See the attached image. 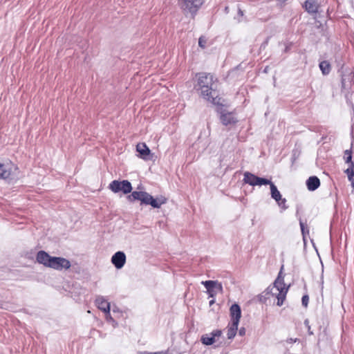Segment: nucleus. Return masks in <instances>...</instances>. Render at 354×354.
Here are the masks:
<instances>
[{"instance_id": "nucleus-1", "label": "nucleus", "mask_w": 354, "mask_h": 354, "mask_svg": "<svg viewBox=\"0 0 354 354\" xmlns=\"http://www.w3.org/2000/svg\"><path fill=\"white\" fill-rule=\"evenodd\" d=\"M218 78L212 73L201 72L196 74L194 88L199 92L200 95L214 104H218L216 93Z\"/></svg>"}, {"instance_id": "nucleus-2", "label": "nucleus", "mask_w": 354, "mask_h": 354, "mask_svg": "<svg viewBox=\"0 0 354 354\" xmlns=\"http://www.w3.org/2000/svg\"><path fill=\"white\" fill-rule=\"evenodd\" d=\"M283 268V266L281 267L272 286H270L265 291L266 298L270 299V297H276L277 299V305L279 306L283 305L288 291V287H286L283 277L281 275Z\"/></svg>"}, {"instance_id": "nucleus-3", "label": "nucleus", "mask_w": 354, "mask_h": 354, "mask_svg": "<svg viewBox=\"0 0 354 354\" xmlns=\"http://www.w3.org/2000/svg\"><path fill=\"white\" fill-rule=\"evenodd\" d=\"M131 201L136 200L140 201L142 203L145 205H151L153 207L159 208L160 206L167 202V198L165 196H160L157 198H153L152 196L145 192H133L131 194L128 196Z\"/></svg>"}, {"instance_id": "nucleus-4", "label": "nucleus", "mask_w": 354, "mask_h": 354, "mask_svg": "<svg viewBox=\"0 0 354 354\" xmlns=\"http://www.w3.org/2000/svg\"><path fill=\"white\" fill-rule=\"evenodd\" d=\"M230 315L231 322L227 326V336L228 339H232L236 334L239 323L241 317L240 306L236 304H232L230 308Z\"/></svg>"}, {"instance_id": "nucleus-5", "label": "nucleus", "mask_w": 354, "mask_h": 354, "mask_svg": "<svg viewBox=\"0 0 354 354\" xmlns=\"http://www.w3.org/2000/svg\"><path fill=\"white\" fill-rule=\"evenodd\" d=\"M343 158L348 165V167L344 170L348 179L351 183V187L354 189V162L352 160L353 152L351 149H346L344 152Z\"/></svg>"}, {"instance_id": "nucleus-6", "label": "nucleus", "mask_w": 354, "mask_h": 354, "mask_svg": "<svg viewBox=\"0 0 354 354\" xmlns=\"http://www.w3.org/2000/svg\"><path fill=\"white\" fill-rule=\"evenodd\" d=\"M18 169L17 165L10 160L0 163V179L12 178Z\"/></svg>"}, {"instance_id": "nucleus-7", "label": "nucleus", "mask_w": 354, "mask_h": 354, "mask_svg": "<svg viewBox=\"0 0 354 354\" xmlns=\"http://www.w3.org/2000/svg\"><path fill=\"white\" fill-rule=\"evenodd\" d=\"M204 0H178L180 8L185 12L196 13L203 5Z\"/></svg>"}, {"instance_id": "nucleus-8", "label": "nucleus", "mask_w": 354, "mask_h": 354, "mask_svg": "<svg viewBox=\"0 0 354 354\" xmlns=\"http://www.w3.org/2000/svg\"><path fill=\"white\" fill-rule=\"evenodd\" d=\"M109 189L114 193L122 192L124 194H127L131 192L132 186L131 183L127 180L122 181L115 180L109 184Z\"/></svg>"}, {"instance_id": "nucleus-9", "label": "nucleus", "mask_w": 354, "mask_h": 354, "mask_svg": "<svg viewBox=\"0 0 354 354\" xmlns=\"http://www.w3.org/2000/svg\"><path fill=\"white\" fill-rule=\"evenodd\" d=\"M243 180L245 183L252 186L263 185H266L268 183H270V180L266 178L258 177L250 172H245L244 174Z\"/></svg>"}, {"instance_id": "nucleus-10", "label": "nucleus", "mask_w": 354, "mask_h": 354, "mask_svg": "<svg viewBox=\"0 0 354 354\" xmlns=\"http://www.w3.org/2000/svg\"><path fill=\"white\" fill-rule=\"evenodd\" d=\"M202 283L206 288L207 292L211 297H214L218 292H221L223 291L222 285L218 281H203Z\"/></svg>"}, {"instance_id": "nucleus-11", "label": "nucleus", "mask_w": 354, "mask_h": 354, "mask_svg": "<svg viewBox=\"0 0 354 354\" xmlns=\"http://www.w3.org/2000/svg\"><path fill=\"white\" fill-rule=\"evenodd\" d=\"M71 262L63 257H53L49 268L55 270H61L62 269H68L71 267Z\"/></svg>"}, {"instance_id": "nucleus-12", "label": "nucleus", "mask_w": 354, "mask_h": 354, "mask_svg": "<svg viewBox=\"0 0 354 354\" xmlns=\"http://www.w3.org/2000/svg\"><path fill=\"white\" fill-rule=\"evenodd\" d=\"M221 335L222 331L221 330L216 329L213 330L209 334L203 335L201 337V341L204 345H212L216 342V339L219 338Z\"/></svg>"}, {"instance_id": "nucleus-13", "label": "nucleus", "mask_w": 354, "mask_h": 354, "mask_svg": "<svg viewBox=\"0 0 354 354\" xmlns=\"http://www.w3.org/2000/svg\"><path fill=\"white\" fill-rule=\"evenodd\" d=\"M111 262L118 269L122 268L126 262V255L123 252H117L111 258Z\"/></svg>"}, {"instance_id": "nucleus-14", "label": "nucleus", "mask_w": 354, "mask_h": 354, "mask_svg": "<svg viewBox=\"0 0 354 354\" xmlns=\"http://www.w3.org/2000/svg\"><path fill=\"white\" fill-rule=\"evenodd\" d=\"M136 151L139 153V157L145 160H149L151 150L145 142H140L136 145Z\"/></svg>"}, {"instance_id": "nucleus-15", "label": "nucleus", "mask_w": 354, "mask_h": 354, "mask_svg": "<svg viewBox=\"0 0 354 354\" xmlns=\"http://www.w3.org/2000/svg\"><path fill=\"white\" fill-rule=\"evenodd\" d=\"M270 186V192L272 198H274L279 205L285 204L286 199L282 198L281 195L279 191L277 189V187L270 181V183H268Z\"/></svg>"}, {"instance_id": "nucleus-16", "label": "nucleus", "mask_w": 354, "mask_h": 354, "mask_svg": "<svg viewBox=\"0 0 354 354\" xmlns=\"http://www.w3.org/2000/svg\"><path fill=\"white\" fill-rule=\"evenodd\" d=\"M52 258L53 257H50L47 252L42 250L38 252L36 257L38 263L43 264L44 266L48 268Z\"/></svg>"}, {"instance_id": "nucleus-17", "label": "nucleus", "mask_w": 354, "mask_h": 354, "mask_svg": "<svg viewBox=\"0 0 354 354\" xmlns=\"http://www.w3.org/2000/svg\"><path fill=\"white\" fill-rule=\"evenodd\" d=\"M304 8L310 14H316L318 12L319 5L315 0H306L304 2Z\"/></svg>"}, {"instance_id": "nucleus-18", "label": "nucleus", "mask_w": 354, "mask_h": 354, "mask_svg": "<svg viewBox=\"0 0 354 354\" xmlns=\"http://www.w3.org/2000/svg\"><path fill=\"white\" fill-rule=\"evenodd\" d=\"M95 304L97 308L102 311L109 313L110 304L102 297H99L95 299Z\"/></svg>"}, {"instance_id": "nucleus-19", "label": "nucleus", "mask_w": 354, "mask_h": 354, "mask_svg": "<svg viewBox=\"0 0 354 354\" xmlns=\"http://www.w3.org/2000/svg\"><path fill=\"white\" fill-rule=\"evenodd\" d=\"M306 186L308 190L315 191L320 186V180L315 176H310L306 180Z\"/></svg>"}, {"instance_id": "nucleus-20", "label": "nucleus", "mask_w": 354, "mask_h": 354, "mask_svg": "<svg viewBox=\"0 0 354 354\" xmlns=\"http://www.w3.org/2000/svg\"><path fill=\"white\" fill-rule=\"evenodd\" d=\"M221 122L225 126L233 124L236 122V120L232 113H223L221 115Z\"/></svg>"}, {"instance_id": "nucleus-21", "label": "nucleus", "mask_w": 354, "mask_h": 354, "mask_svg": "<svg viewBox=\"0 0 354 354\" xmlns=\"http://www.w3.org/2000/svg\"><path fill=\"white\" fill-rule=\"evenodd\" d=\"M319 68L324 75H328L331 70L330 64L327 61L321 62L319 63Z\"/></svg>"}, {"instance_id": "nucleus-22", "label": "nucleus", "mask_w": 354, "mask_h": 354, "mask_svg": "<svg viewBox=\"0 0 354 354\" xmlns=\"http://www.w3.org/2000/svg\"><path fill=\"white\" fill-rule=\"evenodd\" d=\"M207 39L205 37L201 36L198 39V46L201 48H205L206 47Z\"/></svg>"}, {"instance_id": "nucleus-23", "label": "nucleus", "mask_w": 354, "mask_h": 354, "mask_svg": "<svg viewBox=\"0 0 354 354\" xmlns=\"http://www.w3.org/2000/svg\"><path fill=\"white\" fill-rule=\"evenodd\" d=\"M309 301V297L307 295H304L301 299L302 304L304 306L307 307Z\"/></svg>"}, {"instance_id": "nucleus-24", "label": "nucleus", "mask_w": 354, "mask_h": 354, "mask_svg": "<svg viewBox=\"0 0 354 354\" xmlns=\"http://www.w3.org/2000/svg\"><path fill=\"white\" fill-rule=\"evenodd\" d=\"M300 227H301V232L304 235L306 233V231L307 233H308V230L307 227L305 226L304 223L301 221H300Z\"/></svg>"}, {"instance_id": "nucleus-25", "label": "nucleus", "mask_w": 354, "mask_h": 354, "mask_svg": "<svg viewBox=\"0 0 354 354\" xmlns=\"http://www.w3.org/2000/svg\"><path fill=\"white\" fill-rule=\"evenodd\" d=\"M245 333V328H242L239 330V335H244Z\"/></svg>"}, {"instance_id": "nucleus-26", "label": "nucleus", "mask_w": 354, "mask_h": 354, "mask_svg": "<svg viewBox=\"0 0 354 354\" xmlns=\"http://www.w3.org/2000/svg\"><path fill=\"white\" fill-rule=\"evenodd\" d=\"M238 14L239 16L241 17H243V11L241 9V8H239V10H238Z\"/></svg>"}, {"instance_id": "nucleus-27", "label": "nucleus", "mask_w": 354, "mask_h": 354, "mask_svg": "<svg viewBox=\"0 0 354 354\" xmlns=\"http://www.w3.org/2000/svg\"><path fill=\"white\" fill-rule=\"evenodd\" d=\"M209 303H210V304H213L214 303V300L211 301Z\"/></svg>"}]
</instances>
